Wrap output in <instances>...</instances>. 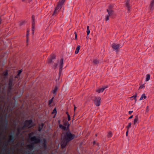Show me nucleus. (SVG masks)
I'll use <instances>...</instances> for the list:
<instances>
[{
  "label": "nucleus",
  "mask_w": 154,
  "mask_h": 154,
  "mask_svg": "<svg viewBox=\"0 0 154 154\" xmlns=\"http://www.w3.org/2000/svg\"><path fill=\"white\" fill-rule=\"evenodd\" d=\"M123 46V45H122L120 44H117L116 43H113L112 44L111 47L116 52H117L119 51V49Z\"/></svg>",
  "instance_id": "nucleus-7"
},
{
  "label": "nucleus",
  "mask_w": 154,
  "mask_h": 154,
  "mask_svg": "<svg viewBox=\"0 0 154 154\" xmlns=\"http://www.w3.org/2000/svg\"><path fill=\"white\" fill-rule=\"evenodd\" d=\"M137 97V94L136 93H135V94L134 95L130 97V98L131 100L132 101L133 100H134V103H135L137 101L136 97Z\"/></svg>",
  "instance_id": "nucleus-16"
},
{
  "label": "nucleus",
  "mask_w": 154,
  "mask_h": 154,
  "mask_svg": "<svg viewBox=\"0 0 154 154\" xmlns=\"http://www.w3.org/2000/svg\"><path fill=\"white\" fill-rule=\"evenodd\" d=\"M138 122V118L137 117H136L135 118L134 122V125H135L136 124V123L137 122Z\"/></svg>",
  "instance_id": "nucleus-29"
},
{
  "label": "nucleus",
  "mask_w": 154,
  "mask_h": 154,
  "mask_svg": "<svg viewBox=\"0 0 154 154\" xmlns=\"http://www.w3.org/2000/svg\"><path fill=\"white\" fill-rule=\"evenodd\" d=\"M35 29V26H32V34L33 35L34 34Z\"/></svg>",
  "instance_id": "nucleus-28"
},
{
  "label": "nucleus",
  "mask_w": 154,
  "mask_h": 154,
  "mask_svg": "<svg viewBox=\"0 0 154 154\" xmlns=\"http://www.w3.org/2000/svg\"><path fill=\"white\" fill-rule=\"evenodd\" d=\"M29 28L27 29V31L26 32V43L27 45H28L29 41Z\"/></svg>",
  "instance_id": "nucleus-14"
},
{
  "label": "nucleus",
  "mask_w": 154,
  "mask_h": 154,
  "mask_svg": "<svg viewBox=\"0 0 154 154\" xmlns=\"http://www.w3.org/2000/svg\"><path fill=\"white\" fill-rule=\"evenodd\" d=\"M106 11L108 12V14L105 16V20L106 21L109 20V17L112 19L116 18V15L115 13L114 10H109V9H106Z\"/></svg>",
  "instance_id": "nucleus-5"
},
{
  "label": "nucleus",
  "mask_w": 154,
  "mask_h": 154,
  "mask_svg": "<svg viewBox=\"0 0 154 154\" xmlns=\"http://www.w3.org/2000/svg\"><path fill=\"white\" fill-rule=\"evenodd\" d=\"M63 134L64 138L61 143V146L63 149L65 148L68 143L75 137V135L71 133L69 130L64 133Z\"/></svg>",
  "instance_id": "nucleus-1"
},
{
  "label": "nucleus",
  "mask_w": 154,
  "mask_h": 154,
  "mask_svg": "<svg viewBox=\"0 0 154 154\" xmlns=\"http://www.w3.org/2000/svg\"><path fill=\"white\" fill-rule=\"evenodd\" d=\"M58 65V63H55L52 67V68H53L54 69H56L57 68Z\"/></svg>",
  "instance_id": "nucleus-26"
},
{
  "label": "nucleus",
  "mask_w": 154,
  "mask_h": 154,
  "mask_svg": "<svg viewBox=\"0 0 154 154\" xmlns=\"http://www.w3.org/2000/svg\"><path fill=\"white\" fill-rule=\"evenodd\" d=\"M8 85L9 86H12V81H10L8 83Z\"/></svg>",
  "instance_id": "nucleus-40"
},
{
  "label": "nucleus",
  "mask_w": 154,
  "mask_h": 154,
  "mask_svg": "<svg viewBox=\"0 0 154 154\" xmlns=\"http://www.w3.org/2000/svg\"><path fill=\"white\" fill-rule=\"evenodd\" d=\"M80 48V46L79 45H78L77 46L76 50L75 51V54H78L79 52V50Z\"/></svg>",
  "instance_id": "nucleus-22"
},
{
  "label": "nucleus",
  "mask_w": 154,
  "mask_h": 154,
  "mask_svg": "<svg viewBox=\"0 0 154 154\" xmlns=\"http://www.w3.org/2000/svg\"><path fill=\"white\" fill-rule=\"evenodd\" d=\"M100 60L97 59H94L92 62L93 65H98V64H99L100 63Z\"/></svg>",
  "instance_id": "nucleus-17"
},
{
  "label": "nucleus",
  "mask_w": 154,
  "mask_h": 154,
  "mask_svg": "<svg viewBox=\"0 0 154 154\" xmlns=\"http://www.w3.org/2000/svg\"><path fill=\"white\" fill-rule=\"evenodd\" d=\"M133 112V111H130L128 112V113L129 114H131Z\"/></svg>",
  "instance_id": "nucleus-45"
},
{
  "label": "nucleus",
  "mask_w": 154,
  "mask_h": 154,
  "mask_svg": "<svg viewBox=\"0 0 154 154\" xmlns=\"http://www.w3.org/2000/svg\"><path fill=\"white\" fill-rule=\"evenodd\" d=\"M140 86L139 87V89H142L143 88H145V85L144 84H142V85L140 84Z\"/></svg>",
  "instance_id": "nucleus-34"
},
{
  "label": "nucleus",
  "mask_w": 154,
  "mask_h": 154,
  "mask_svg": "<svg viewBox=\"0 0 154 154\" xmlns=\"http://www.w3.org/2000/svg\"><path fill=\"white\" fill-rule=\"evenodd\" d=\"M63 55H61L60 56V57H61V58L60 59V61L59 62V69L58 73V79H56V82H58V81H59L60 80V77L62 74V72L63 69V65L64 64V59L63 58Z\"/></svg>",
  "instance_id": "nucleus-4"
},
{
  "label": "nucleus",
  "mask_w": 154,
  "mask_h": 154,
  "mask_svg": "<svg viewBox=\"0 0 154 154\" xmlns=\"http://www.w3.org/2000/svg\"><path fill=\"white\" fill-rule=\"evenodd\" d=\"M114 7V5L111 4L108 6V9H109V10H113V9Z\"/></svg>",
  "instance_id": "nucleus-23"
},
{
  "label": "nucleus",
  "mask_w": 154,
  "mask_h": 154,
  "mask_svg": "<svg viewBox=\"0 0 154 154\" xmlns=\"http://www.w3.org/2000/svg\"><path fill=\"white\" fill-rule=\"evenodd\" d=\"M112 136V134L111 132H109L107 136L108 137H111Z\"/></svg>",
  "instance_id": "nucleus-37"
},
{
  "label": "nucleus",
  "mask_w": 154,
  "mask_h": 154,
  "mask_svg": "<svg viewBox=\"0 0 154 154\" xmlns=\"http://www.w3.org/2000/svg\"><path fill=\"white\" fill-rule=\"evenodd\" d=\"M131 123H129L128 125L127 126L126 128H127V130H128L129 128L131 127Z\"/></svg>",
  "instance_id": "nucleus-39"
},
{
  "label": "nucleus",
  "mask_w": 154,
  "mask_h": 154,
  "mask_svg": "<svg viewBox=\"0 0 154 154\" xmlns=\"http://www.w3.org/2000/svg\"><path fill=\"white\" fill-rule=\"evenodd\" d=\"M29 106H32V105H29Z\"/></svg>",
  "instance_id": "nucleus-53"
},
{
  "label": "nucleus",
  "mask_w": 154,
  "mask_h": 154,
  "mask_svg": "<svg viewBox=\"0 0 154 154\" xmlns=\"http://www.w3.org/2000/svg\"><path fill=\"white\" fill-rule=\"evenodd\" d=\"M7 145L6 143H4L3 146V150H5L7 148Z\"/></svg>",
  "instance_id": "nucleus-33"
},
{
  "label": "nucleus",
  "mask_w": 154,
  "mask_h": 154,
  "mask_svg": "<svg viewBox=\"0 0 154 154\" xmlns=\"http://www.w3.org/2000/svg\"><path fill=\"white\" fill-rule=\"evenodd\" d=\"M87 36L86 37V38L87 39H88L89 38V37L88 36V35L90 34V31L89 29V26H87Z\"/></svg>",
  "instance_id": "nucleus-20"
},
{
  "label": "nucleus",
  "mask_w": 154,
  "mask_h": 154,
  "mask_svg": "<svg viewBox=\"0 0 154 154\" xmlns=\"http://www.w3.org/2000/svg\"><path fill=\"white\" fill-rule=\"evenodd\" d=\"M32 123V121L31 119L26 120L24 123L23 128L28 127L31 128L32 127L31 124Z\"/></svg>",
  "instance_id": "nucleus-11"
},
{
  "label": "nucleus",
  "mask_w": 154,
  "mask_h": 154,
  "mask_svg": "<svg viewBox=\"0 0 154 154\" xmlns=\"http://www.w3.org/2000/svg\"><path fill=\"white\" fill-rule=\"evenodd\" d=\"M21 1L23 2H24L25 3H27V2L28 3H30L32 2V0H21Z\"/></svg>",
  "instance_id": "nucleus-31"
},
{
  "label": "nucleus",
  "mask_w": 154,
  "mask_h": 154,
  "mask_svg": "<svg viewBox=\"0 0 154 154\" xmlns=\"http://www.w3.org/2000/svg\"><path fill=\"white\" fill-rule=\"evenodd\" d=\"M20 75L19 74H17L15 76V78H19L20 77Z\"/></svg>",
  "instance_id": "nucleus-42"
},
{
  "label": "nucleus",
  "mask_w": 154,
  "mask_h": 154,
  "mask_svg": "<svg viewBox=\"0 0 154 154\" xmlns=\"http://www.w3.org/2000/svg\"><path fill=\"white\" fill-rule=\"evenodd\" d=\"M150 75L149 74H147L146 76L145 81L146 82L148 81L150 79Z\"/></svg>",
  "instance_id": "nucleus-25"
},
{
  "label": "nucleus",
  "mask_w": 154,
  "mask_h": 154,
  "mask_svg": "<svg viewBox=\"0 0 154 154\" xmlns=\"http://www.w3.org/2000/svg\"><path fill=\"white\" fill-rule=\"evenodd\" d=\"M133 116H130L129 117V119H131V118H133Z\"/></svg>",
  "instance_id": "nucleus-46"
},
{
  "label": "nucleus",
  "mask_w": 154,
  "mask_h": 154,
  "mask_svg": "<svg viewBox=\"0 0 154 154\" xmlns=\"http://www.w3.org/2000/svg\"><path fill=\"white\" fill-rule=\"evenodd\" d=\"M69 46H70V45H68V46H69Z\"/></svg>",
  "instance_id": "nucleus-55"
},
{
  "label": "nucleus",
  "mask_w": 154,
  "mask_h": 154,
  "mask_svg": "<svg viewBox=\"0 0 154 154\" xmlns=\"http://www.w3.org/2000/svg\"><path fill=\"white\" fill-rule=\"evenodd\" d=\"M74 110H75L76 109V106H74Z\"/></svg>",
  "instance_id": "nucleus-50"
},
{
  "label": "nucleus",
  "mask_w": 154,
  "mask_h": 154,
  "mask_svg": "<svg viewBox=\"0 0 154 154\" xmlns=\"http://www.w3.org/2000/svg\"><path fill=\"white\" fill-rule=\"evenodd\" d=\"M43 125L42 124V127H39L38 128V130L39 131H42V127H43Z\"/></svg>",
  "instance_id": "nucleus-41"
},
{
  "label": "nucleus",
  "mask_w": 154,
  "mask_h": 154,
  "mask_svg": "<svg viewBox=\"0 0 154 154\" xmlns=\"http://www.w3.org/2000/svg\"><path fill=\"white\" fill-rule=\"evenodd\" d=\"M56 55L54 54H51L50 56V57L47 58V63L48 64H50L52 63L53 60L56 59Z\"/></svg>",
  "instance_id": "nucleus-8"
},
{
  "label": "nucleus",
  "mask_w": 154,
  "mask_h": 154,
  "mask_svg": "<svg viewBox=\"0 0 154 154\" xmlns=\"http://www.w3.org/2000/svg\"><path fill=\"white\" fill-rule=\"evenodd\" d=\"M66 0H59L52 14V16H57L60 10L61 9Z\"/></svg>",
  "instance_id": "nucleus-2"
},
{
  "label": "nucleus",
  "mask_w": 154,
  "mask_h": 154,
  "mask_svg": "<svg viewBox=\"0 0 154 154\" xmlns=\"http://www.w3.org/2000/svg\"><path fill=\"white\" fill-rule=\"evenodd\" d=\"M128 130H127L126 132V136H127L128 135Z\"/></svg>",
  "instance_id": "nucleus-47"
},
{
  "label": "nucleus",
  "mask_w": 154,
  "mask_h": 154,
  "mask_svg": "<svg viewBox=\"0 0 154 154\" xmlns=\"http://www.w3.org/2000/svg\"><path fill=\"white\" fill-rule=\"evenodd\" d=\"M148 106H147V107H146V110L147 111H148Z\"/></svg>",
  "instance_id": "nucleus-49"
},
{
  "label": "nucleus",
  "mask_w": 154,
  "mask_h": 154,
  "mask_svg": "<svg viewBox=\"0 0 154 154\" xmlns=\"http://www.w3.org/2000/svg\"><path fill=\"white\" fill-rule=\"evenodd\" d=\"M130 0H125V6L128 8V11H130V8L131 7L130 5L129 4Z\"/></svg>",
  "instance_id": "nucleus-15"
},
{
  "label": "nucleus",
  "mask_w": 154,
  "mask_h": 154,
  "mask_svg": "<svg viewBox=\"0 0 154 154\" xmlns=\"http://www.w3.org/2000/svg\"><path fill=\"white\" fill-rule=\"evenodd\" d=\"M26 23L25 21H23L21 22L20 23L19 25L20 26H21L24 25H25V24Z\"/></svg>",
  "instance_id": "nucleus-35"
},
{
  "label": "nucleus",
  "mask_w": 154,
  "mask_h": 154,
  "mask_svg": "<svg viewBox=\"0 0 154 154\" xmlns=\"http://www.w3.org/2000/svg\"><path fill=\"white\" fill-rule=\"evenodd\" d=\"M57 112V110L56 109V108H55V109L53 110V112H52V114H55V115L54 116V118L55 116L56 115Z\"/></svg>",
  "instance_id": "nucleus-30"
},
{
  "label": "nucleus",
  "mask_w": 154,
  "mask_h": 154,
  "mask_svg": "<svg viewBox=\"0 0 154 154\" xmlns=\"http://www.w3.org/2000/svg\"><path fill=\"white\" fill-rule=\"evenodd\" d=\"M14 132H11L9 136V139L8 140V142L11 143H13L14 142L15 140V138L14 137Z\"/></svg>",
  "instance_id": "nucleus-9"
},
{
  "label": "nucleus",
  "mask_w": 154,
  "mask_h": 154,
  "mask_svg": "<svg viewBox=\"0 0 154 154\" xmlns=\"http://www.w3.org/2000/svg\"><path fill=\"white\" fill-rule=\"evenodd\" d=\"M147 97L145 93L143 94L139 99V100H141L143 99H145Z\"/></svg>",
  "instance_id": "nucleus-24"
},
{
  "label": "nucleus",
  "mask_w": 154,
  "mask_h": 154,
  "mask_svg": "<svg viewBox=\"0 0 154 154\" xmlns=\"http://www.w3.org/2000/svg\"><path fill=\"white\" fill-rule=\"evenodd\" d=\"M17 130H18V132H19L20 131V129L19 128H18V129H17Z\"/></svg>",
  "instance_id": "nucleus-48"
},
{
  "label": "nucleus",
  "mask_w": 154,
  "mask_h": 154,
  "mask_svg": "<svg viewBox=\"0 0 154 154\" xmlns=\"http://www.w3.org/2000/svg\"><path fill=\"white\" fill-rule=\"evenodd\" d=\"M150 10L152 11L154 8V0H152L149 5Z\"/></svg>",
  "instance_id": "nucleus-19"
},
{
  "label": "nucleus",
  "mask_w": 154,
  "mask_h": 154,
  "mask_svg": "<svg viewBox=\"0 0 154 154\" xmlns=\"http://www.w3.org/2000/svg\"><path fill=\"white\" fill-rule=\"evenodd\" d=\"M73 106H75V104H73Z\"/></svg>",
  "instance_id": "nucleus-54"
},
{
  "label": "nucleus",
  "mask_w": 154,
  "mask_h": 154,
  "mask_svg": "<svg viewBox=\"0 0 154 154\" xmlns=\"http://www.w3.org/2000/svg\"><path fill=\"white\" fill-rule=\"evenodd\" d=\"M68 120L69 121H70V116L69 115V114H68Z\"/></svg>",
  "instance_id": "nucleus-43"
},
{
  "label": "nucleus",
  "mask_w": 154,
  "mask_h": 154,
  "mask_svg": "<svg viewBox=\"0 0 154 154\" xmlns=\"http://www.w3.org/2000/svg\"><path fill=\"white\" fill-rule=\"evenodd\" d=\"M35 16L34 15H32V26H35Z\"/></svg>",
  "instance_id": "nucleus-18"
},
{
  "label": "nucleus",
  "mask_w": 154,
  "mask_h": 154,
  "mask_svg": "<svg viewBox=\"0 0 154 154\" xmlns=\"http://www.w3.org/2000/svg\"><path fill=\"white\" fill-rule=\"evenodd\" d=\"M101 98L100 97H95L94 98V103L96 106H100V104Z\"/></svg>",
  "instance_id": "nucleus-12"
},
{
  "label": "nucleus",
  "mask_w": 154,
  "mask_h": 154,
  "mask_svg": "<svg viewBox=\"0 0 154 154\" xmlns=\"http://www.w3.org/2000/svg\"><path fill=\"white\" fill-rule=\"evenodd\" d=\"M66 113L67 114V115H68V114H69L68 112H66Z\"/></svg>",
  "instance_id": "nucleus-51"
},
{
  "label": "nucleus",
  "mask_w": 154,
  "mask_h": 154,
  "mask_svg": "<svg viewBox=\"0 0 154 154\" xmlns=\"http://www.w3.org/2000/svg\"><path fill=\"white\" fill-rule=\"evenodd\" d=\"M31 141V144L28 145V147L29 149H32L34 148L35 144H37L42 142V140L39 137L34 136L30 138Z\"/></svg>",
  "instance_id": "nucleus-3"
},
{
  "label": "nucleus",
  "mask_w": 154,
  "mask_h": 154,
  "mask_svg": "<svg viewBox=\"0 0 154 154\" xmlns=\"http://www.w3.org/2000/svg\"><path fill=\"white\" fill-rule=\"evenodd\" d=\"M2 20V19L1 17L0 16V25L1 24Z\"/></svg>",
  "instance_id": "nucleus-44"
},
{
  "label": "nucleus",
  "mask_w": 154,
  "mask_h": 154,
  "mask_svg": "<svg viewBox=\"0 0 154 154\" xmlns=\"http://www.w3.org/2000/svg\"><path fill=\"white\" fill-rule=\"evenodd\" d=\"M108 87V85L105 86L103 87L102 88L98 89L96 90V92H97L98 93L103 92L104 90L106 88Z\"/></svg>",
  "instance_id": "nucleus-13"
},
{
  "label": "nucleus",
  "mask_w": 154,
  "mask_h": 154,
  "mask_svg": "<svg viewBox=\"0 0 154 154\" xmlns=\"http://www.w3.org/2000/svg\"><path fill=\"white\" fill-rule=\"evenodd\" d=\"M25 106H28V105L27 104H26V105Z\"/></svg>",
  "instance_id": "nucleus-52"
},
{
  "label": "nucleus",
  "mask_w": 154,
  "mask_h": 154,
  "mask_svg": "<svg viewBox=\"0 0 154 154\" xmlns=\"http://www.w3.org/2000/svg\"><path fill=\"white\" fill-rule=\"evenodd\" d=\"M60 82H56L54 89H52L51 91V93L53 94V96H55L57 94V91L60 87Z\"/></svg>",
  "instance_id": "nucleus-6"
},
{
  "label": "nucleus",
  "mask_w": 154,
  "mask_h": 154,
  "mask_svg": "<svg viewBox=\"0 0 154 154\" xmlns=\"http://www.w3.org/2000/svg\"><path fill=\"white\" fill-rule=\"evenodd\" d=\"M23 72V70L22 69H21L20 70H18L17 72V74H19L20 75L22 73V72Z\"/></svg>",
  "instance_id": "nucleus-36"
},
{
  "label": "nucleus",
  "mask_w": 154,
  "mask_h": 154,
  "mask_svg": "<svg viewBox=\"0 0 154 154\" xmlns=\"http://www.w3.org/2000/svg\"><path fill=\"white\" fill-rule=\"evenodd\" d=\"M8 122L6 120V123L4 126V128L5 130H6L8 128Z\"/></svg>",
  "instance_id": "nucleus-27"
},
{
  "label": "nucleus",
  "mask_w": 154,
  "mask_h": 154,
  "mask_svg": "<svg viewBox=\"0 0 154 154\" xmlns=\"http://www.w3.org/2000/svg\"><path fill=\"white\" fill-rule=\"evenodd\" d=\"M59 127L60 128H61L62 129L65 130L66 129V127L63 125H59Z\"/></svg>",
  "instance_id": "nucleus-32"
},
{
  "label": "nucleus",
  "mask_w": 154,
  "mask_h": 154,
  "mask_svg": "<svg viewBox=\"0 0 154 154\" xmlns=\"http://www.w3.org/2000/svg\"><path fill=\"white\" fill-rule=\"evenodd\" d=\"M44 143L42 144V146L45 149H46L47 147V141L45 139H43Z\"/></svg>",
  "instance_id": "nucleus-21"
},
{
  "label": "nucleus",
  "mask_w": 154,
  "mask_h": 154,
  "mask_svg": "<svg viewBox=\"0 0 154 154\" xmlns=\"http://www.w3.org/2000/svg\"><path fill=\"white\" fill-rule=\"evenodd\" d=\"M55 97L53 96L48 101V106H55L56 104V102L54 100Z\"/></svg>",
  "instance_id": "nucleus-10"
},
{
  "label": "nucleus",
  "mask_w": 154,
  "mask_h": 154,
  "mask_svg": "<svg viewBox=\"0 0 154 154\" xmlns=\"http://www.w3.org/2000/svg\"><path fill=\"white\" fill-rule=\"evenodd\" d=\"M74 34H75V40H77L78 39L77 33L75 31L74 32Z\"/></svg>",
  "instance_id": "nucleus-38"
}]
</instances>
